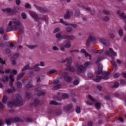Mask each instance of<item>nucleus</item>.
I'll use <instances>...</instances> for the list:
<instances>
[{
    "label": "nucleus",
    "instance_id": "f257e3e1",
    "mask_svg": "<svg viewBox=\"0 0 126 126\" xmlns=\"http://www.w3.org/2000/svg\"><path fill=\"white\" fill-rule=\"evenodd\" d=\"M23 100L21 95L20 94H16V99L14 100L12 102L8 101V106L9 108H12L14 106H22L23 105Z\"/></svg>",
    "mask_w": 126,
    "mask_h": 126
},
{
    "label": "nucleus",
    "instance_id": "f03ea898",
    "mask_svg": "<svg viewBox=\"0 0 126 126\" xmlns=\"http://www.w3.org/2000/svg\"><path fill=\"white\" fill-rule=\"evenodd\" d=\"M12 23H14L15 26H17L18 28H20L22 26V24L20 23L18 20L14 19L12 20V21H10L8 24V27L7 28L6 32H10V31H15L14 27L12 26Z\"/></svg>",
    "mask_w": 126,
    "mask_h": 126
},
{
    "label": "nucleus",
    "instance_id": "7ed1b4c3",
    "mask_svg": "<svg viewBox=\"0 0 126 126\" xmlns=\"http://www.w3.org/2000/svg\"><path fill=\"white\" fill-rule=\"evenodd\" d=\"M5 73H9L10 72V75L9 76V78L10 79V86H12V83L14 82V78H13L14 75L17 73V71L16 70H12L10 72V69H7L5 71Z\"/></svg>",
    "mask_w": 126,
    "mask_h": 126
},
{
    "label": "nucleus",
    "instance_id": "20e7f679",
    "mask_svg": "<svg viewBox=\"0 0 126 126\" xmlns=\"http://www.w3.org/2000/svg\"><path fill=\"white\" fill-rule=\"evenodd\" d=\"M110 75V73L109 72H104V77L99 76L97 75L96 76L95 79H94L93 80L95 82H99L101 79H104V80H107L109 79V75Z\"/></svg>",
    "mask_w": 126,
    "mask_h": 126
},
{
    "label": "nucleus",
    "instance_id": "39448f33",
    "mask_svg": "<svg viewBox=\"0 0 126 126\" xmlns=\"http://www.w3.org/2000/svg\"><path fill=\"white\" fill-rule=\"evenodd\" d=\"M96 41V37L94 36V33L90 32L89 34V36L87 39L86 46L87 47H89V45H90V43L91 42H95Z\"/></svg>",
    "mask_w": 126,
    "mask_h": 126
},
{
    "label": "nucleus",
    "instance_id": "423d86ee",
    "mask_svg": "<svg viewBox=\"0 0 126 126\" xmlns=\"http://www.w3.org/2000/svg\"><path fill=\"white\" fill-rule=\"evenodd\" d=\"M20 121H21L20 118L16 117L14 119H7L5 120V122L7 126H10L12 123H17V122H20Z\"/></svg>",
    "mask_w": 126,
    "mask_h": 126
},
{
    "label": "nucleus",
    "instance_id": "0eeeda50",
    "mask_svg": "<svg viewBox=\"0 0 126 126\" xmlns=\"http://www.w3.org/2000/svg\"><path fill=\"white\" fill-rule=\"evenodd\" d=\"M85 70H86V68L84 66L82 65H79L78 66L77 73L78 74H80L82 72H85Z\"/></svg>",
    "mask_w": 126,
    "mask_h": 126
},
{
    "label": "nucleus",
    "instance_id": "6e6552de",
    "mask_svg": "<svg viewBox=\"0 0 126 126\" xmlns=\"http://www.w3.org/2000/svg\"><path fill=\"white\" fill-rule=\"evenodd\" d=\"M29 12L31 16H32V18H33L34 20H35L36 21H38L39 20V17H38V15H37V14L35 12L30 11Z\"/></svg>",
    "mask_w": 126,
    "mask_h": 126
},
{
    "label": "nucleus",
    "instance_id": "1a4fd4ad",
    "mask_svg": "<svg viewBox=\"0 0 126 126\" xmlns=\"http://www.w3.org/2000/svg\"><path fill=\"white\" fill-rule=\"evenodd\" d=\"M62 39H66L67 40H74L75 36L73 35H63L62 36Z\"/></svg>",
    "mask_w": 126,
    "mask_h": 126
},
{
    "label": "nucleus",
    "instance_id": "9d476101",
    "mask_svg": "<svg viewBox=\"0 0 126 126\" xmlns=\"http://www.w3.org/2000/svg\"><path fill=\"white\" fill-rule=\"evenodd\" d=\"M19 57V54H15L13 57V58L11 59L10 61L13 65H15V64H16V61L15 60H16V59H18Z\"/></svg>",
    "mask_w": 126,
    "mask_h": 126
},
{
    "label": "nucleus",
    "instance_id": "9b49d317",
    "mask_svg": "<svg viewBox=\"0 0 126 126\" xmlns=\"http://www.w3.org/2000/svg\"><path fill=\"white\" fill-rule=\"evenodd\" d=\"M40 65V64L37 63L34 66L31 67L32 70V69H33L34 71H40L41 70V68L39 67L38 66Z\"/></svg>",
    "mask_w": 126,
    "mask_h": 126
},
{
    "label": "nucleus",
    "instance_id": "f8f14e48",
    "mask_svg": "<svg viewBox=\"0 0 126 126\" xmlns=\"http://www.w3.org/2000/svg\"><path fill=\"white\" fill-rule=\"evenodd\" d=\"M110 52L107 51L105 52V55H107V56H111V55H112V56H117V53L115 52H114V51L110 48L109 49Z\"/></svg>",
    "mask_w": 126,
    "mask_h": 126
},
{
    "label": "nucleus",
    "instance_id": "ddd939ff",
    "mask_svg": "<svg viewBox=\"0 0 126 126\" xmlns=\"http://www.w3.org/2000/svg\"><path fill=\"white\" fill-rule=\"evenodd\" d=\"M98 71L96 72V74L99 75L102 73V70L103 69V65L102 64H99L98 65Z\"/></svg>",
    "mask_w": 126,
    "mask_h": 126
},
{
    "label": "nucleus",
    "instance_id": "4468645a",
    "mask_svg": "<svg viewBox=\"0 0 126 126\" xmlns=\"http://www.w3.org/2000/svg\"><path fill=\"white\" fill-rule=\"evenodd\" d=\"M80 52L83 53V54H85V56L86 58H87V57H89V60H91V55L86 53V50H85V49H81Z\"/></svg>",
    "mask_w": 126,
    "mask_h": 126
},
{
    "label": "nucleus",
    "instance_id": "2eb2a0df",
    "mask_svg": "<svg viewBox=\"0 0 126 126\" xmlns=\"http://www.w3.org/2000/svg\"><path fill=\"white\" fill-rule=\"evenodd\" d=\"M34 6L36 8V9H37V10H39V11H40L42 13H43L45 12V11H46L44 8L38 6L36 4H34Z\"/></svg>",
    "mask_w": 126,
    "mask_h": 126
},
{
    "label": "nucleus",
    "instance_id": "dca6fc26",
    "mask_svg": "<svg viewBox=\"0 0 126 126\" xmlns=\"http://www.w3.org/2000/svg\"><path fill=\"white\" fill-rule=\"evenodd\" d=\"M66 61H67V64L66 65V66L70 65V64H71V63H72V58L71 57H70L66 59Z\"/></svg>",
    "mask_w": 126,
    "mask_h": 126
},
{
    "label": "nucleus",
    "instance_id": "f3484780",
    "mask_svg": "<svg viewBox=\"0 0 126 126\" xmlns=\"http://www.w3.org/2000/svg\"><path fill=\"white\" fill-rule=\"evenodd\" d=\"M72 108V104H69L63 107V110L65 111H69Z\"/></svg>",
    "mask_w": 126,
    "mask_h": 126
},
{
    "label": "nucleus",
    "instance_id": "a211bd4d",
    "mask_svg": "<svg viewBox=\"0 0 126 126\" xmlns=\"http://www.w3.org/2000/svg\"><path fill=\"white\" fill-rule=\"evenodd\" d=\"M99 42H100V43H101L103 45L107 46V39L101 38L99 39Z\"/></svg>",
    "mask_w": 126,
    "mask_h": 126
},
{
    "label": "nucleus",
    "instance_id": "6ab92c4d",
    "mask_svg": "<svg viewBox=\"0 0 126 126\" xmlns=\"http://www.w3.org/2000/svg\"><path fill=\"white\" fill-rule=\"evenodd\" d=\"M32 70V68L29 67V64L24 66L22 69V71H25V70Z\"/></svg>",
    "mask_w": 126,
    "mask_h": 126
},
{
    "label": "nucleus",
    "instance_id": "aec40b11",
    "mask_svg": "<svg viewBox=\"0 0 126 126\" xmlns=\"http://www.w3.org/2000/svg\"><path fill=\"white\" fill-rule=\"evenodd\" d=\"M66 67L67 69H68V70H69V71H71V72L75 71V69L74 68V67L71 66L70 65L66 66Z\"/></svg>",
    "mask_w": 126,
    "mask_h": 126
},
{
    "label": "nucleus",
    "instance_id": "412c9836",
    "mask_svg": "<svg viewBox=\"0 0 126 126\" xmlns=\"http://www.w3.org/2000/svg\"><path fill=\"white\" fill-rule=\"evenodd\" d=\"M120 13H121V11H118L117 14H118V15H119L121 17V18H123V19H126V15H125V14L124 13H122L121 14H120Z\"/></svg>",
    "mask_w": 126,
    "mask_h": 126
},
{
    "label": "nucleus",
    "instance_id": "4be33fe9",
    "mask_svg": "<svg viewBox=\"0 0 126 126\" xmlns=\"http://www.w3.org/2000/svg\"><path fill=\"white\" fill-rule=\"evenodd\" d=\"M64 79L65 81H66V82H70V81L72 80V79L71 78V77L68 76H65L64 77Z\"/></svg>",
    "mask_w": 126,
    "mask_h": 126
},
{
    "label": "nucleus",
    "instance_id": "5701e85b",
    "mask_svg": "<svg viewBox=\"0 0 126 126\" xmlns=\"http://www.w3.org/2000/svg\"><path fill=\"white\" fill-rule=\"evenodd\" d=\"M2 102L3 103V104H6V102H7V97L6 96H3L2 99Z\"/></svg>",
    "mask_w": 126,
    "mask_h": 126
},
{
    "label": "nucleus",
    "instance_id": "b1692460",
    "mask_svg": "<svg viewBox=\"0 0 126 126\" xmlns=\"http://www.w3.org/2000/svg\"><path fill=\"white\" fill-rule=\"evenodd\" d=\"M70 13H71V12H67L64 15V18L65 19H67V18H69V17H70Z\"/></svg>",
    "mask_w": 126,
    "mask_h": 126
},
{
    "label": "nucleus",
    "instance_id": "393cba45",
    "mask_svg": "<svg viewBox=\"0 0 126 126\" xmlns=\"http://www.w3.org/2000/svg\"><path fill=\"white\" fill-rule=\"evenodd\" d=\"M56 72H58V70L57 69H52L50 70L48 72L49 74H54V73H56Z\"/></svg>",
    "mask_w": 126,
    "mask_h": 126
},
{
    "label": "nucleus",
    "instance_id": "a878e982",
    "mask_svg": "<svg viewBox=\"0 0 126 126\" xmlns=\"http://www.w3.org/2000/svg\"><path fill=\"white\" fill-rule=\"evenodd\" d=\"M95 106L97 110H100V108H101V104H100V103H98V102L95 103Z\"/></svg>",
    "mask_w": 126,
    "mask_h": 126
},
{
    "label": "nucleus",
    "instance_id": "bb28decb",
    "mask_svg": "<svg viewBox=\"0 0 126 126\" xmlns=\"http://www.w3.org/2000/svg\"><path fill=\"white\" fill-rule=\"evenodd\" d=\"M2 81L3 82H6L8 81V77L5 76H3L2 78Z\"/></svg>",
    "mask_w": 126,
    "mask_h": 126
},
{
    "label": "nucleus",
    "instance_id": "cd10ccee",
    "mask_svg": "<svg viewBox=\"0 0 126 126\" xmlns=\"http://www.w3.org/2000/svg\"><path fill=\"white\" fill-rule=\"evenodd\" d=\"M119 86H120V84H119V83L116 82L114 83L113 86H111V87L112 88H118V87H119Z\"/></svg>",
    "mask_w": 126,
    "mask_h": 126
},
{
    "label": "nucleus",
    "instance_id": "c85d7f7f",
    "mask_svg": "<svg viewBox=\"0 0 126 126\" xmlns=\"http://www.w3.org/2000/svg\"><path fill=\"white\" fill-rule=\"evenodd\" d=\"M118 33L120 37H123L124 35V32L123 31V30L122 29L119 30L118 32Z\"/></svg>",
    "mask_w": 126,
    "mask_h": 126
},
{
    "label": "nucleus",
    "instance_id": "c756f323",
    "mask_svg": "<svg viewBox=\"0 0 126 126\" xmlns=\"http://www.w3.org/2000/svg\"><path fill=\"white\" fill-rule=\"evenodd\" d=\"M27 48H29V49H30L31 50H32L33 49H35L36 48V46L35 45H27Z\"/></svg>",
    "mask_w": 126,
    "mask_h": 126
},
{
    "label": "nucleus",
    "instance_id": "7c9ffc66",
    "mask_svg": "<svg viewBox=\"0 0 126 126\" xmlns=\"http://www.w3.org/2000/svg\"><path fill=\"white\" fill-rule=\"evenodd\" d=\"M60 47L61 51H62V52H65V49L64 48L65 47H64V46H63V44H61L60 45Z\"/></svg>",
    "mask_w": 126,
    "mask_h": 126
},
{
    "label": "nucleus",
    "instance_id": "2f4dec72",
    "mask_svg": "<svg viewBox=\"0 0 126 126\" xmlns=\"http://www.w3.org/2000/svg\"><path fill=\"white\" fill-rule=\"evenodd\" d=\"M14 91H15V89L14 88H12V89L7 90V93H12V92H14Z\"/></svg>",
    "mask_w": 126,
    "mask_h": 126
},
{
    "label": "nucleus",
    "instance_id": "473e14b6",
    "mask_svg": "<svg viewBox=\"0 0 126 126\" xmlns=\"http://www.w3.org/2000/svg\"><path fill=\"white\" fill-rule=\"evenodd\" d=\"M80 14V11H79V9H76L75 12V15L76 16H79Z\"/></svg>",
    "mask_w": 126,
    "mask_h": 126
},
{
    "label": "nucleus",
    "instance_id": "72a5a7b5",
    "mask_svg": "<svg viewBox=\"0 0 126 126\" xmlns=\"http://www.w3.org/2000/svg\"><path fill=\"white\" fill-rule=\"evenodd\" d=\"M89 99H90V100H91L92 102L93 103H94V102H95V99H94L93 97H92V96H91V95H89L88 96Z\"/></svg>",
    "mask_w": 126,
    "mask_h": 126
},
{
    "label": "nucleus",
    "instance_id": "f704fd0d",
    "mask_svg": "<svg viewBox=\"0 0 126 126\" xmlns=\"http://www.w3.org/2000/svg\"><path fill=\"white\" fill-rule=\"evenodd\" d=\"M66 31H67V32H68V33H70V32H71V31H72V28H71L70 27H67L66 29Z\"/></svg>",
    "mask_w": 126,
    "mask_h": 126
},
{
    "label": "nucleus",
    "instance_id": "c9c22d12",
    "mask_svg": "<svg viewBox=\"0 0 126 126\" xmlns=\"http://www.w3.org/2000/svg\"><path fill=\"white\" fill-rule=\"evenodd\" d=\"M70 42L68 41L66 44L64 45L65 48H70Z\"/></svg>",
    "mask_w": 126,
    "mask_h": 126
},
{
    "label": "nucleus",
    "instance_id": "e433bc0d",
    "mask_svg": "<svg viewBox=\"0 0 126 126\" xmlns=\"http://www.w3.org/2000/svg\"><path fill=\"white\" fill-rule=\"evenodd\" d=\"M24 76V73H21L20 75L18 76L17 80H18L20 79V78H22V77H23Z\"/></svg>",
    "mask_w": 126,
    "mask_h": 126
},
{
    "label": "nucleus",
    "instance_id": "4c0bfd02",
    "mask_svg": "<svg viewBox=\"0 0 126 126\" xmlns=\"http://www.w3.org/2000/svg\"><path fill=\"white\" fill-rule=\"evenodd\" d=\"M21 15L23 19H26L27 16H26V14L25 13H22Z\"/></svg>",
    "mask_w": 126,
    "mask_h": 126
},
{
    "label": "nucleus",
    "instance_id": "58836bf2",
    "mask_svg": "<svg viewBox=\"0 0 126 126\" xmlns=\"http://www.w3.org/2000/svg\"><path fill=\"white\" fill-rule=\"evenodd\" d=\"M60 22L61 23H62V24H64V25H69L68 24H66L65 22H63V19H60Z\"/></svg>",
    "mask_w": 126,
    "mask_h": 126
},
{
    "label": "nucleus",
    "instance_id": "ea45409f",
    "mask_svg": "<svg viewBox=\"0 0 126 126\" xmlns=\"http://www.w3.org/2000/svg\"><path fill=\"white\" fill-rule=\"evenodd\" d=\"M25 7L26 8H31V5H30V4L27 3H26V5H25Z\"/></svg>",
    "mask_w": 126,
    "mask_h": 126
},
{
    "label": "nucleus",
    "instance_id": "a19ab883",
    "mask_svg": "<svg viewBox=\"0 0 126 126\" xmlns=\"http://www.w3.org/2000/svg\"><path fill=\"white\" fill-rule=\"evenodd\" d=\"M2 11H7V12H10L11 11V9L10 8H6L2 9Z\"/></svg>",
    "mask_w": 126,
    "mask_h": 126
},
{
    "label": "nucleus",
    "instance_id": "79ce46f5",
    "mask_svg": "<svg viewBox=\"0 0 126 126\" xmlns=\"http://www.w3.org/2000/svg\"><path fill=\"white\" fill-rule=\"evenodd\" d=\"M61 85H60V84H58L55 86H54V89L55 90H57L58 89H59V88H60V87H61Z\"/></svg>",
    "mask_w": 126,
    "mask_h": 126
},
{
    "label": "nucleus",
    "instance_id": "37998d69",
    "mask_svg": "<svg viewBox=\"0 0 126 126\" xmlns=\"http://www.w3.org/2000/svg\"><path fill=\"white\" fill-rule=\"evenodd\" d=\"M62 97L63 98H68V94H63Z\"/></svg>",
    "mask_w": 126,
    "mask_h": 126
},
{
    "label": "nucleus",
    "instance_id": "c03bdc74",
    "mask_svg": "<svg viewBox=\"0 0 126 126\" xmlns=\"http://www.w3.org/2000/svg\"><path fill=\"white\" fill-rule=\"evenodd\" d=\"M76 112L77 114L80 113V107H77V108L76 109Z\"/></svg>",
    "mask_w": 126,
    "mask_h": 126
},
{
    "label": "nucleus",
    "instance_id": "a18cd8bd",
    "mask_svg": "<svg viewBox=\"0 0 126 126\" xmlns=\"http://www.w3.org/2000/svg\"><path fill=\"white\" fill-rule=\"evenodd\" d=\"M52 49L54 51H59V50H60V49H59V47L56 46H53Z\"/></svg>",
    "mask_w": 126,
    "mask_h": 126
},
{
    "label": "nucleus",
    "instance_id": "49530a36",
    "mask_svg": "<svg viewBox=\"0 0 126 126\" xmlns=\"http://www.w3.org/2000/svg\"><path fill=\"white\" fill-rule=\"evenodd\" d=\"M50 104H51V105H58V102H56V101H51L50 102Z\"/></svg>",
    "mask_w": 126,
    "mask_h": 126
},
{
    "label": "nucleus",
    "instance_id": "de8ad7c7",
    "mask_svg": "<svg viewBox=\"0 0 126 126\" xmlns=\"http://www.w3.org/2000/svg\"><path fill=\"white\" fill-rule=\"evenodd\" d=\"M74 85H78L79 84V81L75 80L73 82Z\"/></svg>",
    "mask_w": 126,
    "mask_h": 126
},
{
    "label": "nucleus",
    "instance_id": "09e8293b",
    "mask_svg": "<svg viewBox=\"0 0 126 126\" xmlns=\"http://www.w3.org/2000/svg\"><path fill=\"white\" fill-rule=\"evenodd\" d=\"M119 76H120V73H116L114 75V78H118V77H119Z\"/></svg>",
    "mask_w": 126,
    "mask_h": 126
},
{
    "label": "nucleus",
    "instance_id": "8fccbe9b",
    "mask_svg": "<svg viewBox=\"0 0 126 126\" xmlns=\"http://www.w3.org/2000/svg\"><path fill=\"white\" fill-rule=\"evenodd\" d=\"M61 36H62V33H57L56 35V38H61Z\"/></svg>",
    "mask_w": 126,
    "mask_h": 126
},
{
    "label": "nucleus",
    "instance_id": "3c124183",
    "mask_svg": "<svg viewBox=\"0 0 126 126\" xmlns=\"http://www.w3.org/2000/svg\"><path fill=\"white\" fill-rule=\"evenodd\" d=\"M60 30V28H57L54 30V33H57V32H59Z\"/></svg>",
    "mask_w": 126,
    "mask_h": 126
},
{
    "label": "nucleus",
    "instance_id": "603ef678",
    "mask_svg": "<svg viewBox=\"0 0 126 126\" xmlns=\"http://www.w3.org/2000/svg\"><path fill=\"white\" fill-rule=\"evenodd\" d=\"M17 87L18 88H20V87H22V83L19 82L17 83Z\"/></svg>",
    "mask_w": 126,
    "mask_h": 126
},
{
    "label": "nucleus",
    "instance_id": "864d4df0",
    "mask_svg": "<svg viewBox=\"0 0 126 126\" xmlns=\"http://www.w3.org/2000/svg\"><path fill=\"white\" fill-rule=\"evenodd\" d=\"M88 76L89 78H93V74L89 73L88 74Z\"/></svg>",
    "mask_w": 126,
    "mask_h": 126
},
{
    "label": "nucleus",
    "instance_id": "5fc2aeb1",
    "mask_svg": "<svg viewBox=\"0 0 126 126\" xmlns=\"http://www.w3.org/2000/svg\"><path fill=\"white\" fill-rule=\"evenodd\" d=\"M69 25H70L71 26H72L73 28H76L77 27V25L76 24H68Z\"/></svg>",
    "mask_w": 126,
    "mask_h": 126
},
{
    "label": "nucleus",
    "instance_id": "6e6d98bb",
    "mask_svg": "<svg viewBox=\"0 0 126 126\" xmlns=\"http://www.w3.org/2000/svg\"><path fill=\"white\" fill-rule=\"evenodd\" d=\"M73 52H75L76 53H79L80 51L77 49H75L73 50L70 51V53H73Z\"/></svg>",
    "mask_w": 126,
    "mask_h": 126
},
{
    "label": "nucleus",
    "instance_id": "4d7b16f0",
    "mask_svg": "<svg viewBox=\"0 0 126 126\" xmlns=\"http://www.w3.org/2000/svg\"><path fill=\"white\" fill-rule=\"evenodd\" d=\"M59 82L60 81H59V80H55L53 81L54 84H58V83H59Z\"/></svg>",
    "mask_w": 126,
    "mask_h": 126
},
{
    "label": "nucleus",
    "instance_id": "13d9d810",
    "mask_svg": "<svg viewBox=\"0 0 126 126\" xmlns=\"http://www.w3.org/2000/svg\"><path fill=\"white\" fill-rule=\"evenodd\" d=\"M4 33V30L3 28L0 29V34H3Z\"/></svg>",
    "mask_w": 126,
    "mask_h": 126
},
{
    "label": "nucleus",
    "instance_id": "bf43d9fd",
    "mask_svg": "<svg viewBox=\"0 0 126 126\" xmlns=\"http://www.w3.org/2000/svg\"><path fill=\"white\" fill-rule=\"evenodd\" d=\"M111 63L112 65H113V66H117V65H116V62H115V61H112L111 62Z\"/></svg>",
    "mask_w": 126,
    "mask_h": 126
},
{
    "label": "nucleus",
    "instance_id": "052dcab7",
    "mask_svg": "<svg viewBox=\"0 0 126 126\" xmlns=\"http://www.w3.org/2000/svg\"><path fill=\"white\" fill-rule=\"evenodd\" d=\"M0 73L1 74H3L4 73V72L3 71V70L2 69V67H0Z\"/></svg>",
    "mask_w": 126,
    "mask_h": 126
},
{
    "label": "nucleus",
    "instance_id": "680f3d73",
    "mask_svg": "<svg viewBox=\"0 0 126 126\" xmlns=\"http://www.w3.org/2000/svg\"><path fill=\"white\" fill-rule=\"evenodd\" d=\"M83 8L88 11H90V8L89 7H83Z\"/></svg>",
    "mask_w": 126,
    "mask_h": 126
},
{
    "label": "nucleus",
    "instance_id": "e2e57ef3",
    "mask_svg": "<svg viewBox=\"0 0 126 126\" xmlns=\"http://www.w3.org/2000/svg\"><path fill=\"white\" fill-rule=\"evenodd\" d=\"M89 64H90V62H86L85 63H84V66H88V65H89Z\"/></svg>",
    "mask_w": 126,
    "mask_h": 126
},
{
    "label": "nucleus",
    "instance_id": "0e129e2a",
    "mask_svg": "<svg viewBox=\"0 0 126 126\" xmlns=\"http://www.w3.org/2000/svg\"><path fill=\"white\" fill-rule=\"evenodd\" d=\"M103 13H104V14H109V13H110V12H109V11H107V10H103Z\"/></svg>",
    "mask_w": 126,
    "mask_h": 126
},
{
    "label": "nucleus",
    "instance_id": "69168bd1",
    "mask_svg": "<svg viewBox=\"0 0 126 126\" xmlns=\"http://www.w3.org/2000/svg\"><path fill=\"white\" fill-rule=\"evenodd\" d=\"M40 66H45V63L43 62H40Z\"/></svg>",
    "mask_w": 126,
    "mask_h": 126
},
{
    "label": "nucleus",
    "instance_id": "338daca9",
    "mask_svg": "<svg viewBox=\"0 0 126 126\" xmlns=\"http://www.w3.org/2000/svg\"><path fill=\"white\" fill-rule=\"evenodd\" d=\"M16 3L17 5H19V4H20V0H16Z\"/></svg>",
    "mask_w": 126,
    "mask_h": 126
},
{
    "label": "nucleus",
    "instance_id": "774afa93",
    "mask_svg": "<svg viewBox=\"0 0 126 126\" xmlns=\"http://www.w3.org/2000/svg\"><path fill=\"white\" fill-rule=\"evenodd\" d=\"M39 100L36 99L34 100V104H39Z\"/></svg>",
    "mask_w": 126,
    "mask_h": 126
}]
</instances>
